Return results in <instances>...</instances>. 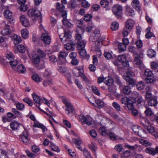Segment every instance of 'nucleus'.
I'll use <instances>...</instances> for the list:
<instances>
[{
	"label": "nucleus",
	"mask_w": 158,
	"mask_h": 158,
	"mask_svg": "<svg viewBox=\"0 0 158 158\" xmlns=\"http://www.w3.org/2000/svg\"><path fill=\"white\" fill-rule=\"evenodd\" d=\"M71 32L68 31L67 32L64 31L63 37H60L61 40L64 45V48L67 50L71 49L73 47V44H73V43L71 40Z\"/></svg>",
	"instance_id": "obj_1"
},
{
	"label": "nucleus",
	"mask_w": 158,
	"mask_h": 158,
	"mask_svg": "<svg viewBox=\"0 0 158 158\" xmlns=\"http://www.w3.org/2000/svg\"><path fill=\"white\" fill-rule=\"evenodd\" d=\"M135 76V73L132 69H128L126 73V75L124 77V78L127 82L128 83L129 85L133 86L135 85L136 81L131 77H134Z\"/></svg>",
	"instance_id": "obj_2"
},
{
	"label": "nucleus",
	"mask_w": 158,
	"mask_h": 158,
	"mask_svg": "<svg viewBox=\"0 0 158 158\" xmlns=\"http://www.w3.org/2000/svg\"><path fill=\"white\" fill-rule=\"evenodd\" d=\"M62 102L66 107L65 109L66 113L69 115H70L71 113L73 114L75 109L70 100L67 98H64L62 99Z\"/></svg>",
	"instance_id": "obj_3"
},
{
	"label": "nucleus",
	"mask_w": 158,
	"mask_h": 158,
	"mask_svg": "<svg viewBox=\"0 0 158 158\" xmlns=\"http://www.w3.org/2000/svg\"><path fill=\"white\" fill-rule=\"evenodd\" d=\"M94 35H91L90 36L89 40L90 41L94 42L99 44H102V42L105 39V37H100L101 35L99 31H94Z\"/></svg>",
	"instance_id": "obj_4"
},
{
	"label": "nucleus",
	"mask_w": 158,
	"mask_h": 158,
	"mask_svg": "<svg viewBox=\"0 0 158 158\" xmlns=\"http://www.w3.org/2000/svg\"><path fill=\"white\" fill-rule=\"evenodd\" d=\"M61 12V15L63 18L62 22L64 26L67 28H69L73 26V24L71 23V20H68L66 19L67 16V12L66 10H63L60 12Z\"/></svg>",
	"instance_id": "obj_5"
},
{
	"label": "nucleus",
	"mask_w": 158,
	"mask_h": 158,
	"mask_svg": "<svg viewBox=\"0 0 158 158\" xmlns=\"http://www.w3.org/2000/svg\"><path fill=\"white\" fill-rule=\"evenodd\" d=\"M121 103L127 106L128 110H131L134 108V105L131 99L127 97L122 98L121 100Z\"/></svg>",
	"instance_id": "obj_6"
},
{
	"label": "nucleus",
	"mask_w": 158,
	"mask_h": 158,
	"mask_svg": "<svg viewBox=\"0 0 158 158\" xmlns=\"http://www.w3.org/2000/svg\"><path fill=\"white\" fill-rule=\"evenodd\" d=\"M78 120L81 122L82 125L86 124L90 126L92 124V121L90 118L88 116H85L84 115H78Z\"/></svg>",
	"instance_id": "obj_7"
},
{
	"label": "nucleus",
	"mask_w": 158,
	"mask_h": 158,
	"mask_svg": "<svg viewBox=\"0 0 158 158\" xmlns=\"http://www.w3.org/2000/svg\"><path fill=\"white\" fill-rule=\"evenodd\" d=\"M84 32V29L80 26L78 27L76 29V34L75 35V40L77 42L81 41L82 40V37L81 35Z\"/></svg>",
	"instance_id": "obj_8"
},
{
	"label": "nucleus",
	"mask_w": 158,
	"mask_h": 158,
	"mask_svg": "<svg viewBox=\"0 0 158 158\" xmlns=\"http://www.w3.org/2000/svg\"><path fill=\"white\" fill-rule=\"evenodd\" d=\"M112 11L117 17L120 18L121 17L122 12V7L118 5H114Z\"/></svg>",
	"instance_id": "obj_9"
},
{
	"label": "nucleus",
	"mask_w": 158,
	"mask_h": 158,
	"mask_svg": "<svg viewBox=\"0 0 158 158\" xmlns=\"http://www.w3.org/2000/svg\"><path fill=\"white\" fill-rule=\"evenodd\" d=\"M28 15L32 18L39 17L40 16V18H42L40 12L37 10L33 8L29 10L28 11Z\"/></svg>",
	"instance_id": "obj_10"
},
{
	"label": "nucleus",
	"mask_w": 158,
	"mask_h": 158,
	"mask_svg": "<svg viewBox=\"0 0 158 158\" xmlns=\"http://www.w3.org/2000/svg\"><path fill=\"white\" fill-rule=\"evenodd\" d=\"M41 39L44 43L46 44H49L51 41V38L48 33L45 32L41 35Z\"/></svg>",
	"instance_id": "obj_11"
},
{
	"label": "nucleus",
	"mask_w": 158,
	"mask_h": 158,
	"mask_svg": "<svg viewBox=\"0 0 158 158\" xmlns=\"http://www.w3.org/2000/svg\"><path fill=\"white\" fill-rule=\"evenodd\" d=\"M28 132L27 131L24 130L23 133L20 135V137L23 143L27 144L29 143L28 137Z\"/></svg>",
	"instance_id": "obj_12"
},
{
	"label": "nucleus",
	"mask_w": 158,
	"mask_h": 158,
	"mask_svg": "<svg viewBox=\"0 0 158 158\" xmlns=\"http://www.w3.org/2000/svg\"><path fill=\"white\" fill-rule=\"evenodd\" d=\"M11 32L10 25L8 24H5L4 28L1 31L2 35L5 36L10 35Z\"/></svg>",
	"instance_id": "obj_13"
},
{
	"label": "nucleus",
	"mask_w": 158,
	"mask_h": 158,
	"mask_svg": "<svg viewBox=\"0 0 158 158\" xmlns=\"http://www.w3.org/2000/svg\"><path fill=\"white\" fill-rule=\"evenodd\" d=\"M20 20L22 25L25 27H28L30 25V23L24 15H22L20 17Z\"/></svg>",
	"instance_id": "obj_14"
},
{
	"label": "nucleus",
	"mask_w": 158,
	"mask_h": 158,
	"mask_svg": "<svg viewBox=\"0 0 158 158\" xmlns=\"http://www.w3.org/2000/svg\"><path fill=\"white\" fill-rule=\"evenodd\" d=\"M78 50H79V52L80 55L83 57L84 58L88 60L90 57L89 55L88 54H87L85 48H83L81 49Z\"/></svg>",
	"instance_id": "obj_15"
},
{
	"label": "nucleus",
	"mask_w": 158,
	"mask_h": 158,
	"mask_svg": "<svg viewBox=\"0 0 158 158\" xmlns=\"http://www.w3.org/2000/svg\"><path fill=\"white\" fill-rule=\"evenodd\" d=\"M135 22L132 19H128L125 23V27L128 29H131L134 26Z\"/></svg>",
	"instance_id": "obj_16"
},
{
	"label": "nucleus",
	"mask_w": 158,
	"mask_h": 158,
	"mask_svg": "<svg viewBox=\"0 0 158 158\" xmlns=\"http://www.w3.org/2000/svg\"><path fill=\"white\" fill-rule=\"evenodd\" d=\"M26 0H18V2L21 4L20 6V9L23 11L27 10V5L25 4Z\"/></svg>",
	"instance_id": "obj_17"
},
{
	"label": "nucleus",
	"mask_w": 158,
	"mask_h": 158,
	"mask_svg": "<svg viewBox=\"0 0 158 158\" xmlns=\"http://www.w3.org/2000/svg\"><path fill=\"white\" fill-rule=\"evenodd\" d=\"M133 7L138 11L140 10V8L139 4V2L138 0H134L132 1V5Z\"/></svg>",
	"instance_id": "obj_18"
},
{
	"label": "nucleus",
	"mask_w": 158,
	"mask_h": 158,
	"mask_svg": "<svg viewBox=\"0 0 158 158\" xmlns=\"http://www.w3.org/2000/svg\"><path fill=\"white\" fill-rule=\"evenodd\" d=\"M126 14L129 16H133L135 15L134 11L129 6H127L126 9Z\"/></svg>",
	"instance_id": "obj_19"
},
{
	"label": "nucleus",
	"mask_w": 158,
	"mask_h": 158,
	"mask_svg": "<svg viewBox=\"0 0 158 158\" xmlns=\"http://www.w3.org/2000/svg\"><path fill=\"white\" fill-rule=\"evenodd\" d=\"M80 72H83V67L81 66L80 68H74L73 70V73L74 76L76 77L79 76Z\"/></svg>",
	"instance_id": "obj_20"
},
{
	"label": "nucleus",
	"mask_w": 158,
	"mask_h": 158,
	"mask_svg": "<svg viewBox=\"0 0 158 158\" xmlns=\"http://www.w3.org/2000/svg\"><path fill=\"white\" fill-rule=\"evenodd\" d=\"M10 128L12 130L18 129L19 125V123L17 121H12L10 123Z\"/></svg>",
	"instance_id": "obj_21"
},
{
	"label": "nucleus",
	"mask_w": 158,
	"mask_h": 158,
	"mask_svg": "<svg viewBox=\"0 0 158 158\" xmlns=\"http://www.w3.org/2000/svg\"><path fill=\"white\" fill-rule=\"evenodd\" d=\"M145 152L152 156H154L156 154V152L154 148L151 147L147 148L145 150Z\"/></svg>",
	"instance_id": "obj_22"
},
{
	"label": "nucleus",
	"mask_w": 158,
	"mask_h": 158,
	"mask_svg": "<svg viewBox=\"0 0 158 158\" xmlns=\"http://www.w3.org/2000/svg\"><path fill=\"white\" fill-rule=\"evenodd\" d=\"M12 39L14 40V43L16 45L21 42V39L20 37L16 35H15L12 36Z\"/></svg>",
	"instance_id": "obj_23"
},
{
	"label": "nucleus",
	"mask_w": 158,
	"mask_h": 158,
	"mask_svg": "<svg viewBox=\"0 0 158 158\" xmlns=\"http://www.w3.org/2000/svg\"><path fill=\"white\" fill-rule=\"evenodd\" d=\"M137 135L140 137L146 138L148 137V134L147 132L143 129L141 128Z\"/></svg>",
	"instance_id": "obj_24"
},
{
	"label": "nucleus",
	"mask_w": 158,
	"mask_h": 158,
	"mask_svg": "<svg viewBox=\"0 0 158 158\" xmlns=\"http://www.w3.org/2000/svg\"><path fill=\"white\" fill-rule=\"evenodd\" d=\"M67 55V53L64 51H61L59 52L58 55V59L59 60H65Z\"/></svg>",
	"instance_id": "obj_25"
},
{
	"label": "nucleus",
	"mask_w": 158,
	"mask_h": 158,
	"mask_svg": "<svg viewBox=\"0 0 158 158\" xmlns=\"http://www.w3.org/2000/svg\"><path fill=\"white\" fill-rule=\"evenodd\" d=\"M86 42L84 40H81V41L77 42V48L78 49H81V48H85L86 44Z\"/></svg>",
	"instance_id": "obj_26"
},
{
	"label": "nucleus",
	"mask_w": 158,
	"mask_h": 158,
	"mask_svg": "<svg viewBox=\"0 0 158 158\" xmlns=\"http://www.w3.org/2000/svg\"><path fill=\"white\" fill-rule=\"evenodd\" d=\"M148 104L149 106H155L157 104V102L156 99L152 98L148 100Z\"/></svg>",
	"instance_id": "obj_27"
},
{
	"label": "nucleus",
	"mask_w": 158,
	"mask_h": 158,
	"mask_svg": "<svg viewBox=\"0 0 158 158\" xmlns=\"http://www.w3.org/2000/svg\"><path fill=\"white\" fill-rule=\"evenodd\" d=\"M100 134L102 136H106L108 135V132L106 129L104 127H102L99 128V130Z\"/></svg>",
	"instance_id": "obj_28"
},
{
	"label": "nucleus",
	"mask_w": 158,
	"mask_h": 158,
	"mask_svg": "<svg viewBox=\"0 0 158 158\" xmlns=\"http://www.w3.org/2000/svg\"><path fill=\"white\" fill-rule=\"evenodd\" d=\"M95 103L96 104L97 106L99 108H102L104 106V102L102 100L98 99L95 100Z\"/></svg>",
	"instance_id": "obj_29"
},
{
	"label": "nucleus",
	"mask_w": 158,
	"mask_h": 158,
	"mask_svg": "<svg viewBox=\"0 0 158 158\" xmlns=\"http://www.w3.org/2000/svg\"><path fill=\"white\" fill-rule=\"evenodd\" d=\"M4 16L7 19H11L12 17V14L10 10H7L4 12Z\"/></svg>",
	"instance_id": "obj_30"
},
{
	"label": "nucleus",
	"mask_w": 158,
	"mask_h": 158,
	"mask_svg": "<svg viewBox=\"0 0 158 158\" xmlns=\"http://www.w3.org/2000/svg\"><path fill=\"white\" fill-rule=\"evenodd\" d=\"M32 96L33 99L35 102L40 105L41 104L40 103L41 99L40 98V97L37 94H32Z\"/></svg>",
	"instance_id": "obj_31"
},
{
	"label": "nucleus",
	"mask_w": 158,
	"mask_h": 158,
	"mask_svg": "<svg viewBox=\"0 0 158 158\" xmlns=\"http://www.w3.org/2000/svg\"><path fill=\"white\" fill-rule=\"evenodd\" d=\"M33 62L35 64H38L40 61V58L36 55L34 54L32 56Z\"/></svg>",
	"instance_id": "obj_32"
},
{
	"label": "nucleus",
	"mask_w": 158,
	"mask_h": 158,
	"mask_svg": "<svg viewBox=\"0 0 158 158\" xmlns=\"http://www.w3.org/2000/svg\"><path fill=\"white\" fill-rule=\"evenodd\" d=\"M146 82L147 83H152L155 82V80L153 75L146 77L145 78Z\"/></svg>",
	"instance_id": "obj_33"
},
{
	"label": "nucleus",
	"mask_w": 158,
	"mask_h": 158,
	"mask_svg": "<svg viewBox=\"0 0 158 158\" xmlns=\"http://www.w3.org/2000/svg\"><path fill=\"white\" fill-rule=\"evenodd\" d=\"M156 52L152 49H150L147 52V55L150 58L155 57L156 56Z\"/></svg>",
	"instance_id": "obj_34"
},
{
	"label": "nucleus",
	"mask_w": 158,
	"mask_h": 158,
	"mask_svg": "<svg viewBox=\"0 0 158 158\" xmlns=\"http://www.w3.org/2000/svg\"><path fill=\"white\" fill-rule=\"evenodd\" d=\"M21 34L22 37L25 39L27 38L28 36V31L26 29H24L21 31Z\"/></svg>",
	"instance_id": "obj_35"
},
{
	"label": "nucleus",
	"mask_w": 158,
	"mask_h": 158,
	"mask_svg": "<svg viewBox=\"0 0 158 158\" xmlns=\"http://www.w3.org/2000/svg\"><path fill=\"white\" fill-rule=\"evenodd\" d=\"M7 62L9 63L11 68L13 69H14L15 67L17 66L18 64L17 60L15 59L12 60L7 61Z\"/></svg>",
	"instance_id": "obj_36"
},
{
	"label": "nucleus",
	"mask_w": 158,
	"mask_h": 158,
	"mask_svg": "<svg viewBox=\"0 0 158 158\" xmlns=\"http://www.w3.org/2000/svg\"><path fill=\"white\" fill-rule=\"evenodd\" d=\"M33 126L34 127H39L41 128L43 131H45V127L42 124L38 122H36L34 123Z\"/></svg>",
	"instance_id": "obj_37"
},
{
	"label": "nucleus",
	"mask_w": 158,
	"mask_h": 158,
	"mask_svg": "<svg viewBox=\"0 0 158 158\" xmlns=\"http://www.w3.org/2000/svg\"><path fill=\"white\" fill-rule=\"evenodd\" d=\"M112 106L117 111H121L122 108L120 105L116 102H114L112 104Z\"/></svg>",
	"instance_id": "obj_38"
},
{
	"label": "nucleus",
	"mask_w": 158,
	"mask_h": 158,
	"mask_svg": "<svg viewBox=\"0 0 158 158\" xmlns=\"http://www.w3.org/2000/svg\"><path fill=\"white\" fill-rule=\"evenodd\" d=\"M50 143L51 145L50 147L52 150L57 152H60V150L58 148L57 146H56L51 142H50Z\"/></svg>",
	"instance_id": "obj_39"
},
{
	"label": "nucleus",
	"mask_w": 158,
	"mask_h": 158,
	"mask_svg": "<svg viewBox=\"0 0 158 158\" xmlns=\"http://www.w3.org/2000/svg\"><path fill=\"white\" fill-rule=\"evenodd\" d=\"M56 7L57 9L60 12L64 10L65 8V6L62 4H60L59 3L57 2L56 4Z\"/></svg>",
	"instance_id": "obj_40"
},
{
	"label": "nucleus",
	"mask_w": 158,
	"mask_h": 158,
	"mask_svg": "<svg viewBox=\"0 0 158 158\" xmlns=\"http://www.w3.org/2000/svg\"><path fill=\"white\" fill-rule=\"evenodd\" d=\"M144 84L142 81L138 82L136 85L137 89L139 90L143 89L144 88Z\"/></svg>",
	"instance_id": "obj_41"
},
{
	"label": "nucleus",
	"mask_w": 158,
	"mask_h": 158,
	"mask_svg": "<svg viewBox=\"0 0 158 158\" xmlns=\"http://www.w3.org/2000/svg\"><path fill=\"white\" fill-rule=\"evenodd\" d=\"M104 82L107 86L110 87L112 85L113 83V80L111 78H106L105 81H104Z\"/></svg>",
	"instance_id": "obj_42"
},
{
	"label": "nucleus",
	"mask_w": 158,
	"mask_h": 158,
	"mask_svg": "<svg viewBox=\"0 0 158 158\" xmlns=\"http://www.w3.org/2000/svg\"><path fill=\"white\" fill-rule=\"evenodd\" d=\"M114 79L115 82L119 86V87H122L123 86V83L121 81L120 78L118 76H115Z\"/></svg>",
	"instance_id": "obj_43"
},
{
	"label": "nucleus",
	"mask_w": 158,
	"mask_h": 158,
	"mask_svg": "<svg viewBox=\"0 0 158 158\" xmlns=\"http://www.w3.org/2000/svg\"><path fill=\"white\" fill-rule=\"evenodd\" d=\"M139 142L142 145L145 147L149 146L151 145V144L148 141L144 139L140 140Z\"/></svg>",
	"instance_id": "obj_44"
},
{
	"label": "nucleus",
	"mask_w": 158,
	"mask_h": 158,
	"mask_svg": "<svg viewBox=\"0 0 158 158\" xmlns=\"http://www.w3.org/2000/svg\"><path fill=\"white\" fill-rule=\"evenodd\" d=\"M119 24L116 22H113L111 25V28L112 31H116L118 27Z\"/></svg>",
	"instance_id": "obj_45"
},
{
	"label": "nucleus",
	"mask_w": 158,
	"mask_h": 158,
	"mask_svg": "<svg viewBox=\"0 0 158 158\" xmlns=\"http://www.w3.org/2000/svg\"><path fill=\"white\" fill-rule=\"evenodd\" d=\"M17 69V71L20 73H23L25 71V69L23 65L22 64L19 65Z\"/></svg>",
	"instance_id": "obj_46"
},
{
	"label": "nucleus",
	"mask_w": 158,
	"mask_h": 158,
	"mask_svg": "<svg viewBox=\"0 0 158 158\" xmlns=\"http://www.w3.org/2000/svg\"><path fill=\"white\" fill-rule=\"evenodd\" d=\"M141 127L138 125L134 126L132 127V129L135 134H137Z\"/></svg>",
	"instance_id": "obj_47"
},
{
	"label": "nucleus",
	"mask_w": 158,
	"mask_h": 158,
	"mask_svg": "<svg viewBox=\"0 0 158 158\" xmlns=\"http://www.w3.org/2000/svg\"><path fill=\"white\" fill-rule=\"evenodd\" d=\"M123 93L126 94H128L131 92V89L128 86H124L123 89Z\"/></svg>",
	"instance_id": "obj_48"
},
{
	"label": "nucleus",
	"mask_w": 158,
	"mask_h": 158,
	"mask_svg": "<svg viewBox=\"0 0 158 158\" xmlns=\"http://www.w3.org/2000/svg\"><path fill=\"white\" fill-rule=\"evenodd\" d=\"M17 49L18 51L21 53H24L26 51L25 47L22 44L18 45L17 47Z\"/></svg>",
	"instance_id": "obj_49"
},
{
	"label": "nucleus",
	"mask_w": 158,
	"mask_h": 158,
	"mask_svg": "<svg viewBox=\"0 0 158 158\" xmlns=\"http://www.w3.org/2000/svg\"><path fill=\"white\" fill-rule=\"evenodd\" d=\"M131 30V29H128V28L125 27L122 33L123 36L124 37L127 36L130 32Z\"/></svg>",
	"instance_id": "obj_50"
},
{
	"label": "nucleus",
	"mask_w": 158,
	"mask_h": 158,
	"mask_svg": "<svg viewBox=\"0 0 158 158\" xmlns=\"http://www.w3.org/2000/svg\"><path fill=\"white\" fill-rule=\"evenodd\" d=\"M32 78L34 81L37 82H40L42 81L40 77L37 74L33 75L32 76Z\"/></svg>",
	"instance_id": "obj_51"
},
{
	"label": "nucleus",
	"mask_w": 158,
	"mask_h": 158,
	"mask_svg": "<svg viewBox=\"0 0 158 158\" xmlns=\"http://www.w3.org/2000/svg\"><path fill=\"white\" fill-rule=\"evenodd\" d=\"M35 54H36L40 58H44L45 56L44 53L40 49L38 50L37 53Z\"/></svg>",
	"instance_id": "obj_52"
},
{
	"label": "nucleus",
	"mask_w": 158,
	"mask_h": 158,
	"mask_svg": "<svg viewBox=\"0 0 158 158\" xmlns=\"http://www.w3.org/2000/svg\"><path fill=\"white\" fill-rule=\"evenodd\" d=\"M100 3L102 7L106 8L108 6L109 4L108 0H101Z\"/></svg>",
	"instance_id": "obj_53"
},
{
	"label": "nucleus",
	"mask_w": 158,
	"mask_h": 158,
	"mask_svg": "<svg viewBox=\"0 0 158 158\" xmlns=\"http://www.w3.org/2000/svg\"><path fill=\"white\" fill-rule=\"evenodd\" d=\"M118 61L121 63L125 61L126 60V56L124 55H120L118 56Z\"/></svg>",
	"instance_id": "obj_54"
},
{
	"label": "nucleus",
	"mask_w": 158,
	"mask_h": 158,
	"mask_svg": "<svg viewBox=\"0 0 158 158\" xmlns=\"http://www.w3.org/2000/svg\"><path fill=\"white\" fill-rule=\"evenodd\" d=\"M130 156V151L129 150H126L122 154L121 157L122 158H127Z\"/></svg>",
	"instance_id": "obj_55"
},
{
	"label": "nucleus",
	"mask_w": 158,
	"mask_h": 158,
	"mask_svg": "<svg viewBox=\"0 0 158 158\" xmlns=\"http://www.w3.org/2000/svg\"><path fill=\"white\" fill-rule=\"evenodd\" d=\"M118 47L121 52L123 51L126 49V46L122 43H119L118 44Z\"/></svg>",
	"instance_id": "obj_56"
},
{
	"label": "nucleus",
	"mask_w": 158,
	"mask_h": 158,
	"mask_svg": "<svg viewBox=\"0 0 158 158\" xmlns=\"http://www.w3.org/2000/svg\"><path fill=\"white\" fill-rule=\"evenodd\" d=\"M6 58L10 61L14 59V56L12 52H9L6 55Z\"/></svg>",
	"instance_id": "obj_57"
},
{
	"label": "nucleus",
	"mask_w": 158,
	"mask_h": 158,
	"mask_svg": "<svg viewBox=\"0 0 158 158\" xmlns=\"http://www.w3.org/2000/svg\"><path fill=\"white\" fill-rule=\"evenodd\" d=\"M58 70L61 73H64L66 72V68L64 65H61L59 67Z\"/></svg>",
	"instance_id": "obj_58"
},
{
	"label": "nucleus",
	"mask_w": 158,
	"mask_h": 158,
	"mask_svg": "<svg viewBox=\"0 0 158 158\" xmlns=\"http://www.w3.org/2000/svg\"><path fill=\"white\" fill-rule=\"evenodd\" d=\"M145 113L146 115L148 116H150L151 115H152L153 114V113L152 112V111L149 108H146V110L145 111Z\"/></svg>",
	"instance_id": "obj_59"
},
{
	"label": "nucleus",
	"mask_w": 158,
	"mask_h": 158,
	"mask_svg": "<svg viewBox=\"0 0 158 158\" xmlns=\"http://www.w3.org/2000/svg\"><path fill=\"white\" fill-rule=\"evenodd\" d=\"M114 149L118 152H121L123 149L122 145L121 144H119L115 145Z\"/></svg>",
	"instance_id": "obj_60"
},
{
	"label": "nucleus",
	"mask_w": 158,
	"mask_h": 158,
	"mask_svg": "<svg viewBox=\"0 0 158 158\" xmlns=\"http://www.w3.org/2000/svg\"><path fill=\"white\" fill-rule=\"evenodd\" d=\"M147 130L149 133L152 134L154 132L155 128L152 125H149L147 126Z\"/></svg>",
	"instance_id": "obj_61"
},
{
	"label": "nucleus",
	"mask_w": 158,
	"mask_h": 158,
	"mask_svg": "<svg viewBox=\"0 0 158 158\" xmlns=\"http://www.w3.org/2000/svg\"><path fill=\"white\" fill-rule=\"evenodd\" d=\"M52 83V81L51 79L44 80L43 81V84L44 86L48 85H50Z\"/></svg>",
	"instance_id": "obj_62"
},
{
	"label": "nucleus",
	"mask_w": 158,
	"mask_h": 158,
	"mask_svg": "<svg viewBox=\"0 0 158 158\" xmlns=\"http://www.w3.org/2000/svg\"><path fill=\"white\" fill-rule=\"evenodd\" d=\"M134 62L136 64L139 66H141L143 64L141 60L139 58L136 57L135 58Z\"/></svg>",
	"instance_id": "obj_63"
},
{
	"label": "nucleus",
	"mask_w": 158,
	"mask_h": 158,
	"mask_svg": "<svg viewBox=\"0 0 158 158\" xmlns=\"http://www.w3.org/2000/svg\"><path fill=\"white\" fill-rule=\"evenodd\" d=\"M82 6L84 8H87L89 7L90 4L86 0L83 1L81 3Z\"/></svg>",
	"instance_id": "obj_64"
}]
</instances>
